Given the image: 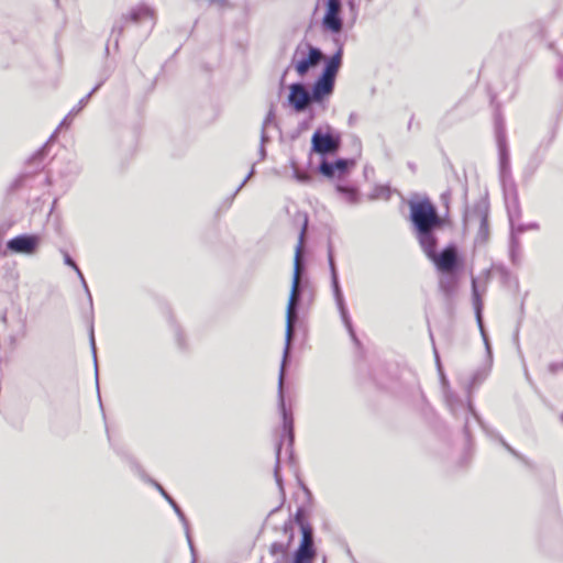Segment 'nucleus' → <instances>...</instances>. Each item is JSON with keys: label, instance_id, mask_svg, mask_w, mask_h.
<instances>
[{"label": "nucleus", "instance_id": "1", "mask_svg": "<svg viewBox=\"0 0 563 563\" xmlns=\"http://www.w3.org/2000/svg\"><path fill=\"white\" fill-rule=\"evenodd\" d=\"M418 241L426 256L440 273L451 274L457 267L459 254L454 245H449L438 253V240L431 231L418 232Z\"/></svg>", "mask_w": 563, "mask_h": 563}, {"label": "nucleus", "instance_id": "2", "mask_svg": "<svg viewBox=\"0 0 563 563\" xmlns=\"http://www.w3.org/2000/svg\"><path fill=\"white\" fill-rule=\"evenodd\" d=\"M308 224V219L305 218L303 225L300 232V243L296 251L295 256V267H294V276H292V283H291V290L290 296L287 305V339L290 340L294 329V322L296 319V306L299 299V286H300V274H301V265H300V257H301V243L306 233Z\"/></svg>", "mask_w": 563, "mask_h": 563}, {"label": "nucleus", "instance_id": "3", "mask_svg": "<svg viewBox=\"0 0 563 563\" xmlns=\"http://www.w3.org/2000/svg\"><path fill=\"white\" fill-rule=\"evenodd\" d=\"M410 219L418 232L432 231L441 224L437 209L429 199L410 203Z\"/></svg>", "mask_w": 563, "mask_h": 563}, {"label": "nucleus", "instance_id": "4", "mask_svg": "<svg viewBox=\"0 0 563 563\" xmlns=\"http://www.w3.org/2000/svg\"><path fill=\"white\" fill-rule=\"evenodd\" d=\"M296 521L300 526L302 539L298 550L295 553L292 563H312L316 558L312 528L309 523L303 521L300 514L296 516Z\"/></svg>", "mask_w": 563, "mask_h": 563}, {"label": "nucleus", "instance_id": "5", "mask_svg": "<svg viewBox=\"0 0 563 563\" xmlns=\"http://www.w3.org/2000/svg\"><path fill=\"white\" fill-rule=\"evenodd\" d=\"M306 51L308 53L307 57L295 63V69L297 71V74L301 77L307 74V71L309 70L310 67L318 65L321 62V59L323 58V55L320 52V49L312 47L309 44H307L305 46V48H302L301 46H298L295 52V56H297L299 54L305 55Z\"/></svg>", "mask_w": 563, "mask_h": 563}, {"label": "nucleus", "instance_id": "6", "mask_svg": "<svg viewBox=\"0 0 563 563\" xmlns=\"http://www.w3.org/2000/svg\"><path fill=\"white\" fill-rule=\"evenodd\" d=\"M312 150L319 154H328L335 152L340 146V137L330 133H321L316 131L311 137Z\"/></svg>", "mask_w": 563, "mask_h": 563}, {"label": "nucleus", "instance_id": "7", "mask_svg": "<svg viewBox=\"0 0 563 563\" xmlns=\"http://www.w3.org/2000/svg\"><path fill=\"white\" fill-rule=\"evenodd\" d=\"M341 0H328L327 12L323 16L322 24L324 29L333 33H339L342 30V20L340 18Z\"/></svg>", "mask_w": 563, "mask_h": 563}, {"label": "nucleus", "instance_id": "8", "mask_svg": "<svg viewBox=\"0 0 563 563\" xmlns=\"http://www.w3.org/2000/svg\"><path fill=\"white\" fill-rule=\"evenodd\" d=\"M40 243V238L36 235H18L11 239L7 246L13 253L32 254L35 252Z\"/></svg>", "mask_w": 563, "mask_h": 563}, {"label": "nucleus", "instance_id": "9", "mask_svg": "<svg viewBox=\"0 0 563 563\" xmlns=\"http://www.w3.org/2000/svg\"><path fill=\"white\" fill-rule=\"evenodd\" d=\"M289 102L297 111L303 110L310 102V95L301 84L290 86Z\"/></svg>", "mask_w": 563, "mask_h": 563}, {"label": "nucleus", "instance_id": "10", "mask_svg": "<svg viewBox=\"0 0 563 563\" xmlns=\"http://www.w3.org/2000/svg\"><path fill=\"white\" fill-rule=\"evenodd\" d=\"M334 78L322 74V76L317 80L313 86V98L316 100L322 99L324 96L329 95L333 89Z\"/></svg>", "mask_w": 563, "mask_h": 563}, {"label": "nucleus", "instance_id": "11", "mask_svg": "<svg viewBox=\"0 0 563 563\" xmlns=\"http://www.w3.org/2000/svg\"><path fill=\"white\" fill-rule=\"evenodd\" d=\"M341 56H342V49H339L328 62L324 70H323V74L324 75H328L332 78L335 77L338 70H339V67H340V64H341Z\"/></svg>", "mask_w": 563, "mask_h": 563}, {"label": "nucleus", "instance_id": "12", "mask_svg": "<svg viewBox=\"0 0 563 563\" xmlns=\"http://www.w3.org/2000/svg\"><path fill=\"white\" fill-rule=\"evenodd\" d=\"M456 286L457 282L454 277L441 278L439 282V288L448 296L456 289Z\"/></svg>", "mask_w": 563, "mask_h": 563}, {"label": "nucleus", "instance_id": "13", "mask_svg": "<svg viewBox=\"0 0 563 563\" xmlns=\"http://www.w3.org/2000/svg\"><path fill=\"white\" fill-rule=\"evenodd\" d=\"M320 172L327 176V177H333L334 176V165L333 164H330V163H327V162H323L321 165H320Z\"/></svg>", "mask_w": 563, "mask_h": 563}, {"label": "nucleus", "instance_id": "14", "mask_svg": "<svg viewBox=\"0 0 563 563\" xmlns=\"http://www.w3.org/2000/svg\"><path fill=\"white\" fill-rule=\"evenodd\" d=\"M333 165H334V169H338L340 172H344L346 168V162L343 159L336 161Z\"/></svg>", "mask_w": 563, "mask_h": 563}, {"label": "nucleus", "instance_id": "15", "mask_svg": "<svg viewBox=\"0 0 563 563\" xmlns=\"http://www.w3.org/2000/svg\"><path fill=\"white\" fill-rule=\"evenodd\" d=\"M66 262H67V264H69V265L75 267V264H74V262L70 258H67Z\"/></svg>", "mask_w": 563, "mask_h": 563}, {"label": "nucleus", "instance_id": "16", "mask_svg": "<svg viewBox=\"0 0 563 563\" xmlns=\"http://www.w3.org/2000/svg\"><path fill=\"white\" fill-rule=\"evenodd\" d=\"M473 287H476L475 282H473ZM474 291L476 292V288H474Z\"/></svg>", "mask_w": 563, "mask_h": 563}]
</instances>
